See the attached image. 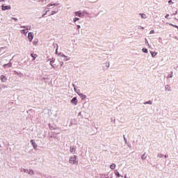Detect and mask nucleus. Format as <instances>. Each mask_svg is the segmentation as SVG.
I'll list each match as a JSON object with an SVG mask.
<instances>
[{
    "label": "nucleus",
    "mask_w": 178,
    "mask_h": 178,
    "mask_svg": "<svg viewBox=\"0 0 178 178\" xmlns=\"http://www.w3.org/2000/svg\"><path fill=\"white\" fill-rule=\"evenodd\" d=\"M33 45H37V42H33Z\"/></svg>",
    "instance_id": "de8ad7c7"
},
{
    "label": "nucleus",
    "mask_w": 178,
    "mask_h": 178,
    "mask_svg": "<svg viewBox=\"0 0 178 178\" xmlns=\"http://www.w3.org/2000/svg\"><path fill=\"white\" fill-rule=\"evenodd\" d=\"M155 33V31L154 30H152L150 32H149V34H154Z\"/></svg>",
    "instance_id": "58836bf2"
},
{
    "label": "nucleus",
    "mask_w": 178,
    "mask_h": 178,
    "mask_svg": "<svg viewBox=\"0 0 178 178\" xmlns=\"http://www.w3.org/2000/svg\"><path fill=\"white\" fill-rule=\"evenodd\" d=\"M114 173H115V176H117V177H123V176L121 175L120 173H119V172H118V170H115L114 171Z\"/></svg>",
    "instance_id": "f8f14e48"
},
{
    "label": "nucleus",
    "mask_w": 178,
    "mask_h": 178,
    "mask_svg": "<svg viewBox=\"0 0 178 178\" xmlns=\"http://www.w3.org/2000/svg\"><path fill=\"white\" fill-rule=\"evenodd\" d=\"M173 15H177V11H175V13L173 14Z\"/></svg>",
    "instance_id": "5fc2aeb1"
},
{
    "label": "nucleus",
    "mask_w": 178,
    "mask_h": 178,
    "mask_svg": "<svg viewBox=\"0 0 178 178\" xmlns=\"http://www.w3.org/2000/svg\"><path fill=\"white\" fill-rule=\"evenodd\" d=\"M109 66H110V65H109V63H108V65H106V67H109Z\"/></svg>",
    "instance_id": "603ef678"
},
{
    "label": "nucleus",
    "mask_w": 178,
    "mask_h": 178,
    "mask_svg": "<svg viewBox=\"0 0 178 178\" xmlns=\"http://www.w3.org/2000/svg\"><path fill=\"white\" fill-rule=\"evenodd\" d=\"M141 159H142L143 160L147 159V156L145 155V154H143L142 155Z\"/></svg>",
    "instance_id": "c85d7f7f"
},
{
    "label": "nucleus",
    "mask_w": 178,
    "mask_h": 178,
    "mask_svg": "<svg viewBox=\"0 0 178 178\" xmlns=\"http://www.w3.org/2000/svg\"><path fill=\"white\" fill-rule=\"evenodd\" d=\"M31 145L33 147L34 149H37V143H35V142H34V140H31Z\"/></svg>",
    "instance_id": "9d476101"
},
{
    "label": "nucleus",
    "mask_w": 178,
    "mask_h": 178,
    "mask_svg": "<svg viewBox=\"0 0 178 178\" xmlns=\"http://www.w3.org/2000/svg\"><path fill=\"white\" fill-rule=\"evenodd\" d=\"M170 26H172V27H175V29H178V26L177 25H174L172 24H170Z\"/></svg>",
    "instance_id": "473e14b6"
},
{
    "label": "nucleus",
    "mask_w": 178,
    "mask_h": 178,
    "mask_svg": "<svg viewBox=\"0 0 178 178\" xmlns=\"http://www.w3.org/2000/svg\"><path fill=\"white\" fill-rule=\"evenodd\" d=\"M12 20H14L15 22H17L18 19L16 17H11Z\"/></svg>",
    "instance_id": "2f4dec72"
},
{
    "label": "nucleus",
    "mask_w": 178,
    "mask_h": 178,
    "mask_svg": "<svg viewBox=\"0 0 178 178\" xmlns=\"http://www.w3.org/2000/svg\"><path fill=\"white\" fill-rule=\"evenodd\" d=\"M56 54H58V47L56 49Z\"/></svg>",
    "instance_id": "09e8293b"
},
{
    "label": "nucleus",
    "mask_w": 178,
    "mask_h": 178,
    "mask_svg": "<svg viewBox=\"0 0 178 178\" xmlns=\"http://www.w3.org/2000/svg\"><path fill=\"white\" fill-rule=\"evenodd\" d=\"M12 9V7L10 6H1V10H10Z\"/></svg>",
    "instance_id": "20e7f679"
},
{
    "label": "nucleus",
    "mask_w": 178,
    "mask_h": 178,
    "mask_svg": "<svg viewBox=\"0 0 178 178\" xmlns=\"http://www.w3.org/2000/svg\"><path fill=\"white\" fill-rule=\"evenodd\" d=\"M77 27V30H79V29H81V26L80 25H76Z\"/></svg>",
    "instance_id": "37998d69"
},
{
    "label": "nucleus",
    "mask_w": 178,
    "mask_h": 178,
    "mask_svg": "<svg viewBox=\"0 0 178 178\" xmlns=\"http://www.w3.org/2000/svg\"><path fill=\"white\" fill-rule=\"evenodd\" d=\"M165 19H168L169 17V14H167L165 16Z\"/></svg>",
    "instance_id": "c03bdc74"
},
{
    "label": "nucleus",
    "mask_w": 178,
    "mask_h": 178,
    "mask_svg": "<svg viewBox=\"0 0 178 178\" xmlns=\"http://www.w3.org/2000/svg\"><path fill=\"white\" fill-rule=\"evenodd\" d=\"M31 58H33V60H35L37 59V56H38L37 54H31Z\"/></svg>",
    "instance_id": "2eb2a0df"
},
{
    "label": "nucleus",
    "mask_w": 178,
    "mask_h": 178,
    "mask_svg": "<svg viewBox=\"0 0 178 178\" xmlns=\"http://www.w3.org/2000/svg\"><path fill=\"white\" fill-rule=\"evenodd\" d=\"M1 88H3L5 90V88H8V86H6L5 85H2Z\"/></svg>",
    "instance_id": "f704fd0d"
},
{
    "label": "nucleus",
    "mask_w": 178,
    "mask_h": 178,
    "mask_svg": "<svg viewBox=\"0 0 178 178\" xmlns=\"http://www.w3.org/2000/svg\"><path fill=\"white\" fill-rule=\"evenodd\" d=\"M20 33L22 34H27L29 33V31H27V29H22L20 31Z\"/></svg>",
    "instance_id": "dca6fc26"
},
{
    "label": "nucleus",
    "mask_w": 178,
    "mask_h": 178,
    "mask_svg": "<svg viewBox=\"0 0 178 178\" xmlns=\"http://www.w3.org/2000/svg\"><path fill=\"white\" fill-rule=\"evenodd\" d=\"M11 61H12V60H10L8 63L4 64L3 65V67H4V69H6V67H12V63H10Z\"/></svg>",
    "instance_id": "6e6552de"
},
{
    "label": "nucleus",
    "mask_w": 178,
    "mask_h": 178,
    "mask_svg": "<svg viewBox=\"0 0 178 178\" xmlns=\"http://www.w3.org/2000/svg\"><path fill=\"white\" fill-rule=\"evenodd\" d=\"M124 178H128V177H127V176L125 175V176H124Z\"/></svg>",
    "instance_id": "4d7b16f0"
},
{
    "label": "nucleus",
    "mask_w": 178,
    "mask_h": 178,
    "mask_svg": "<svg viewBox=\"0 0 178 178\" xmlns=\"http://www.w3.org/2000/svg\"><path fill=\"white\" fill-rule=\"evenodd\" d=\"M157 156L158 158H163L164 156L163 154H159Z\"/></svg>",
    "instance_id": "7c9ffc66"
},
{
    "label": "nucleus",
    "mask_w": 178,
    "mask_h": 178,
    "mask_svg": "<svg viewBox=\"0 0 178 178\" xmlns=\"http://www.w3.org/2000/svg\"><path fill=\"white\" fill-rule=\"evenodd\" d=\"M110 168L112 169V170L115 169V168H116V164L112 163V164L110 165Z\"/></svg>",
    "instance_id": "aec40b11"
},
{
    "label": "nucleus",
    "mask_w": 178,
    "mask_h": 178,
    "mask_svg": "<svg viewBox=\"0 0 178 178\" xmlns=\"http://www.w3.org/2000/svg\"><path fill=\"white\" fill-rule=\"evenodd\" d=\"M21 29H25V30H30V26H21Z\"/></svg>",
    "instance_id": "4be33fe9"
},
{
    "label": "nucleus",
    "mask_w": 178,
    "mask_h": 178,
    "mask_svg": "<svg viewBox=\"0 0 178 178\" xmlns=\"http://www.w3.org/2000/svg\"><path fill=\"white\" fill-rule=\"evenodd\" d=\"M138 29H139V30H144V27L141 26H139Z\"/></svg>",
    "instance_id": "c9c22d12"
},
{
    "label": "nucleus",
    "mask_w": 178,
    "mask_h": 178,
    "mask_svg": "<svg viewBox=\"0 0 178 178\" xmlns=\"http://www.w3.org/2000/svg\"><path fill=\"white\" fill-rule=\"evenodd\" d=\"M51 119H53V120H55L56 118H58V113H55L53 115H49Z\"/></svg>",
    "instance_id": "ddd939ff"
},
{
    "label": "nucleus",
    "mask_w": 178,
    "mask_h": 178,
    "mask_svg": "<svg viewBox=\"0 0 178 178\" xmlns=\"http://www.w3.org/2000/svg\"><path fill=\"white\" fill-rule=\"evenodd\" d=\"M144 105H152V102L151 100H149L146 102L143 103Z\"/></svg>",
    "instance_id": "f3484780"
},
{
    "label": "nucleus",
    "mask_w": 178,
    "mask_h": 178,
    "mask_svg": "<svg viewBox=\"0 0 178 178\" xmlns=\"http://www.w3.org/2000/svg\"><path fill=\"white\" fill-rule=\"evenodd\" d=\"M69 163L72 165H79V161L77 160V156L76 155L72 156L70 158Z\"/></svg>",
    "instance_id": "f257e3e1"
},
{
    "label": "nucleus",
    "mask_w": 178,
    "mask_h": 178,
    "mask_svg": "<svg viewBox=\"0 0 178 178\" xmlns=\"http://www.w3.org/2000/svg\"><path fill=\"white\" fill-rule=\"evenodd\" d=\"M79 116H81V112L79 113Z\"/></svg>",
    "instance_id": "8fccbe9b"
},
{
    "label": "nucleus",
    "mask_w": 178,
    "mask_h": 178,
    "mask_svg": "<svg viewBox=\"0 0 178 178\" xmlns=\"http://www.w3.org/2000/svg\"><path fill=\"white\" fill-rule=\"evenodd\" d=\"M79 101L77 100V97H74V98L72 99L71 100V104H72V105H77Z\"/></svg>",
    "instance_id": "39448f33"
},
{
    "label": "nucleus",
    "mask_w": 178,
    "mask_h": 178,
    "mask_svg": "<svg viewBox=\"0 0 178 178\" xmlns=\"http://www.w3.org/2000/svg\"><path fill=\"white\" fill-rule=\"evenodd\" d=\"M28 175L33 176V175H35L34 170L33 169H30L28 172Z\"/></svg>",
    "instance_id": "4468645a"
},
{
    "label": "nucleus",
    "mask_w": 178,
    "mask_h": 178,
    "mask_svg": "<svg viewBox=\"0 0 178 178\" xmlns=\"http://www.w3.org/2000/svg\"><path fill=\"white\" fill-rule=\"evenodd\" d=\"M168 156H169V155L165 154V155L164 156V158H168Z\"/></svg>",
    "instance_id": "49530a36"
},
{
    "label": "nucleus",
    "mask_w": 178,
    "mask_h": 178,
    "mask_svg": "<svg viewBox=\"0 0 178 178\" xmlns=\"http://www.w3.org/2000/svg\"><path fill=\"white\" fill-rule=\"evenodd\" d=\"M102 177H103V178H104V177H105V178H109V175H103Z\"/></svg>",
    "instance_id": "4c0bfd02"
},
{
    "label": "nucleus",
    "mask_w": 178,
    "mask_h": 178,
    "mask_svg": "<svg viewBox=\"0 0 178 178\" xmlns=\"http://www.w3.org/2000/svg\"><path fill=\"white\" fill-rule=\"evenodd\" d=\"M124 140L125 144H127V139L126 138V137H124Z\"/></svg>",
    "instance_id": "e433bc0d"
},
{
    "label": "nucleus",
    "mask_w": 178,
    "mask_h": 178,
    "mask_svg": "<svg viewBox=\"0 0 178 178\" xmlns=\"http://www.w3.org/2000/svg\"><path fill=\"white\" fill-rule=\"evenodd\" d=\"M45 15V14H44L43 15H42V17H44Z\"/></svg>",
    "instance_id": "bf43d9fd"
},
{
    "label": "nucleus",
    "mask_w": 178,
    "mask_h": 178,
    "mask_svg": "<svg viewBox=\"0 0 178 178\" xmlns=\"http://www.w3.org/2000/svg\"><path fill=\"white\" fill-rule=\"evenodd\" d=\"M73 87H74V90L75 91V92H77V94H79V92L77 91V89H76V87H74V84H72Z\"/></svg>",
    "instance_id": "72a5a7b5"
},
{
    "label": "nucleus",
    "mask_w": 178,
    "mask_h": 178,
    "mask_svg": "<svg viewBox=\"0 0 178 178\" xmlns=\"http://www.w3.org/2000/svg\"><path fill=\"white\" fill-rule=\"evenodd\" d=\"M146 40V44H147V45L149 47V44L148 43V40H147V39H145Z\"/></svg>",
    "instance_id": "a18cd8bd"
},
{
    "label": "nucleus",
    "mask_w": 178,
    "mask_h": 178,
    "mask_svg": "<svg viewBox=\"0 0 178 178\" xmlns=\"http://www.w3.org/2000/svg\"><path fill=\"white\" fill-rule=\"evenodd\" d=\"M150 54H151L152 58H155V56H156L158 53L154 52V51H150Z\"/></svg>",
    "instance_id": "a211bd4d"
},
{
    "label": "nucleus",
    "mask_w": 178,
    "mask_h": 178,
    "mask_svg": "<svg viewBox=\"0 0 178 178\" xmlns=\"http://www.w3.org/2000/svg\"><path fill=\"white\" fill-rule=\"evenodd\" d=\"M75 16H78V17H83L84 13H81V11L75 12Z\"/></svg>",
    "instance_id": "423d86ee"
},
{
    "label": "nucleus",
    "mask_w": 178,
    "mask_h": 178,
    "mask_svg": "<svg viewBox=\"0 0 178 178\" xmlns=\"http://www.w3.org/2000/svg\"><path fill=\"white\" fill-rule=\"evenodd\" d=\"M143 52H144V54H148V49H142Z\"/></svg>",
    "instance_id": "cd10ccee"
},
{
    "label": "nucleus",
    "mask_w": 178,
    "mask_h": 178,
    "mask_svg": "<svg viewBox=\"0 0 178 178\" xmlns=\"http://www.w3.org/2000/svg\"><path fill=\"white\" fill-rule=\"evenodd\" d=\"M83 13H84L85 15H90V13H88V12H87V11H83Z\"/></svg>",
    "instance_id": "ea45409f"
},
{
    "label": "nucleus",
    "mask_w": 178,
    "mask_h": 178,
    "mask_svg": "<svg viewBox=\"0 0 178 178\" xmlns=\"http://www.w3.org/2000/svg\"><path fill=\"white\" fill-rule=\"evenodd\" d=\"M165 91H170V86H169V85H166L165 86Z\"/></svg>",
    "instance_id": "6ab92c4d"
},
{
    "label": "nucleus",
    "mask_w": 178,
    "mask_h": 178,
    "mask_svg": "<svg viewBox=\"0 0 178 178\" xmlns=\"http://www.w3.org/2000/svg\"><path fill=\"white\" fill-rule=\"evenodd\" d=\"M172 77H173V72H171V74L167 76V79H172Z\"/></svg>",
    "instance_id": "a878e982"
},
{
    "label": "nucleus",
    "mask_w": 178,
    "mask_h": 178,
    "mask_svg": "<svg viewBox=\"0 0 178 178\" xmlns=\"http://www.w3.org/2000/svg\"><path fill=\"white\" fill-rule=\"evenodd\" d=\"M63 65V62H60V66Z\"/></svg>",
    "instance_id": "3c124183"
},
{
    "label": "nucleus",
    "mask_w": 178,
    "mask_h": 178,
    "mask_svg": "<svg viewBox=\"0 0 178 178\" xmlns=\"http://www.w3.org/2000/svg\"><path fill=\"white\" fill-rule=\"evenodd\" d=\"M41 2H44V0H41Z\"/></svg>",
    "instance_id": "13d9d810"
},
{
    "label": "nucleus",
    "mask_w": 178,
    "mask_h": 178,
    "mask_svg": "<svg viewBox=\"0 0 178 178\" xmlns=\"http://www.w3.org/2000/svg\"><path fill=\"white\" fill-rule=\"evenodd\" d=\"M0 147H1V145H0Z\"/></svg>",
    "instance_id": "052dcab7"
},
{
    "label": "nucleus",
    "mask_w": 178,
    "mask_h": 178,
    "mask_svg": "<svg viewBox=\"0 0 178 178\" xmlns=\"http://www.w3.org/2000/svg\"><path fill=\"white\" fill-rule=\"evenodd\" d=\"M141 19H147V15L145 14L140 13Z\"/></svg>",
    "instance_id": "412c9836"
},
{
    "label": "nucleus",
    "mask_w": 178,
    "mask_h": 178,
    "mask_svg": "<svg viewBox=\"0 0 178 178\" xmlns=\"http://www.w3.org/2000/svg\"><path fill=\"white\" fill-rule=\"evenodd\" d=\"M79 95L82 97V99H86L87 98V96L86 95L79 94Z\"/></svg>",
    "instance_id": "b1692460"
},
{
    "label": "nucleus",
    "mask_w": 178,
    "mask_h": 178,
    "mask_svg": "<svg viewBox=\"0 0 178 178\" xmlns=\"http://www.w3.org/2000/svg\"><path fill=\"white\" fill-rule=\"evenodd\" d=\"M21 172H24V173H29V169L22 168Z\"/></svg>",
    "instance_id": "5701e85b"
},
{
    "label": "nucleus",
    "mask_w": 178,
    "mask_h": 178,
    "mask_svg": "<svg viewBox=\"0 0 178 178\" xmlns=\"http://www.w3.org/2000/svg\"><path fill=\"white\" fill-rule=\"evenodd\" d=\"M4 1H5V0H0V2H1V1H3V2H4Z\"/></svg>",
    "instance_id": "6e6d98bb"
},
{
    "label": "nucleus",
    "mask_w": 178,
    "mask_h": 178,
    "mask_svg": "<svg viewBox=\"0 0 178 178\" xmlns=\"http://www.w3.org/2000/svg\"><path fill=\"white\" fill-rule=\"evenodd\" d=\"M33 38H34V33L32 32H30L28 33V40L30 42L33 41Z\"/></svg>",
    "instance_id": "7ed1b4c3"
},
{
    "label": "nucleus",
    "mask_w": 178,
    "mask_h": 178,
    "mask_svg": "<svg viewBox=\"0 0 178 178\" xmlns=\"http://www.w3.org/2000/svg\"><path fill=\"white\" fill-rule=\"evenodd\" d=\"M49 127L51 130L54 129L53 127L49 126Z\"/></svg>",
    "instance_id": "864d4df0"
},
{
    "label": "nucleus",
    "mask_w": 178,
    "mask_h": 178,
    "mask_svg": "<svg viewBox=\"0 0 178 178\" xmlns=\"http://www.w3.org/2000/svg\"><path fill=\"white\" fill-rule=\"evenodd\" d=\"M59 5H60L59 3H50L47 6V8H50V6H59Z\"/></svg>",
    "instance_id": "0eeeda50"
},
{
    "label": "nucleus",
    "mask_w": 178,
    "mask_h": 178,
    "mask_svg": "<svg viewBox=\"0 0 178 178\" xmlns=\"http://www.w3.org/2000/svg\"><path fill=\"white\" fill-rule=\"evenodd\" d=\"M78 20H80V19L78 18V17H75V18L73 19L74 23H76V22H78Z\"/></svg>",
    "instance_id": "c756f323"
},
{
    "label": "nucleus",
    "mask_w": 178,
    "mask_h": 178,
    "mask_svg": "<svg viewBox=\"0 0 178 178\" xmlns=\"http://www.w3.org/2000/svg\"><path fill=\"white\" fill-rule=\"evenodd\" d=\"M56 13H58V9H56V10H54V11H51V15H56Z\"/></svg>",
    "instance_id": "bb28decb"
},
{
    "label": "nucleus",
    "mask_w": 178,
    "mask_h": 178,
    "mask_svg": "<svg viewBox=\"0 0 178 178\" xmlns=\"http://www.w3.org/2000/svg\"><path fill=\"white\" fill-rule=\"evenodd\" d=\"M14 73H15V74H16L17 76H19V72H17V71H15Z\"/></svg>",
    "instance_id": "a19ab883"
},
{
    "label": "nucleus",
    "mask_w": 178,
    "mask_h": 178,
    "mask_svg": "<svg viewBox=\"0 0 178 178\" xmlns=\"http://www.w3.org/2000/svg\"><path fill=\"white\" fill-rule=\"evenodd\" d=\"M55 63V60H51L50 61V65L52 66V67H55V66L54 65V63Z\"/></svg>",
    "instance_id": "393cba45"
},
{
    "label": "nucleus",
    "mask_w": 178,
    "mask_h": 178,
    "mask_svg": "<svg viewBox=\"0 0 178 178\" xmlns=\"http://www.w3.org/2000/svg\"><path fill=\"white\" fill-rule=\"evenodd\" d=\"M168 3H169L170 5H172V3H173V1H172V0H170V1H168Z\"/></svg>",
    "instance_id": "79ce46f5"
},
{
    "label": "nucleus",
    "mask_w": 178,
    "mask_h": 178,
    "mask_svg": "<svg viewBox=\"0 0 178 178\" xmlns=\"http://www.w3.org/2000/svg\"><path fill=\"white\" fill-rule=\"evenodd\" d=\"M58 55H59V56H60L62 60H64V61L70 60V57L65 56V54H63L62 53H60Z\"/></svg>",
    "instance_id": "f03ea898"
},
{
    "label": "nucleus",
    "mask_w": 178,
    "mask_h": 178,
    "mask_svg": "<svg viewBox=\"0 0 178 178\" xmlns=\"http://www.w3.org/2000/svg\"><path fill=\"white\" fill-rule=\"evenodd\" d=\"M70 151L71 154H75V152H76V147L71 146L70 148Z\"/></svg>",
    "instance_id": "9b49d317"
},
{
    "label": "nucleus",
    "mask_w": 178,
    "mask_h": 178,
    "mask_svg": "<svg viewBox=\"0 0 178 178\" xmlns=\"http://www.w3.org/2000/svg\"><path fill=\"white\" fill-rule=\"evenodd\" d=\"M0 79L2 83H6V81L8 80V78H6L5 75H1Z\"/></svg>",
    "instance_id": "1a4fd4ad"
}]
</instances>
